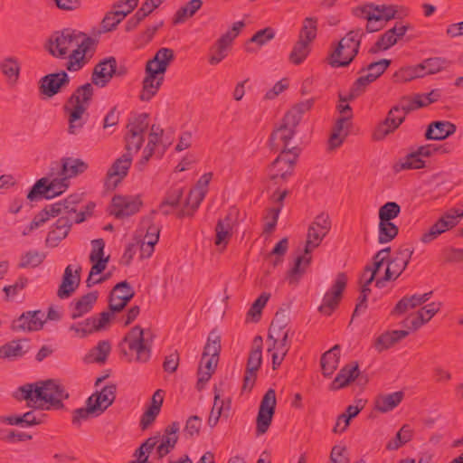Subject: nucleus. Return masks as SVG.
Masks as SVG:
<instances>
[{"label":"nucleus","mask_w":463,"mask_h":463,"mask_svg":"<svg viewBox=\"0 0 463 463\" xmlns=\"http://www.w3.org/2000/svg\"><path fill=\"white\" fill-rule=\"evenodd\" d=\"M409 262L405 253L390 255L389 249L380 250L373 258L372 266L366 268L361 278V293L355 312L365 307L370 296L377 298L381 290L389 288L403 272Z\"/></svg>","instance_id":"2"},{"label":"nucleus","mask_w":463,"mask_h":463,"mask_svg":"<svg viewBox=\"0 0 463 463\" xmlns=\"http://www.w3.org/2000/svg\"><path fill=\"white\" fill-rule=\"evenodd\" d=\"M440 309V303L431 302L420 308L415 314L408 316L404 326L411 330H416L429 322Z\"/></svg>","instance_id":"35"},{"label":"nucleus","mask_w":463,"mask_h":463,"mask_svg":"<svg viewBox=\"0 0 463 463\" xmlns=\"http://www.w3.org/2000/svg\"><path fill=\"white\" fill-rule=\"evenodd\" d=\"M203 0H189L182 5L174 14L172 23L179 25L192 19L203 7Z\"/></svg>","instance_id":"49"},{"label":"nucleus","mask_w":463,"mask_h":463,"mask_svg":"<svg viewBox=\"0 0 463 463\" xmlns=\"http://www.w3.org/2000/svg\"><path fill=\"white\" fill-rule=\"evenodd\" d=\"M26 345L21 341H11L0 346V359H15L26 353Z\"/></svg>","instance_id":"63"},{"label":"nucleus","mask_w":463,"mask_h":463,"mask_svg":"<svg viewBox=\"0 0 463 463\" xmlns=\"http://www.w3.org/2000/svg\"><path fill=\"white\" fill-rule=\"evenodd\" d=\"M98 292L92 291L75 299L71 304V317L78 318L90 312L98 300Z\"/></svg>","instance_id":"51"},{"label":"nucleus","mask_w":463,"mask_h":463,"mask_svg":"<svg viewBox=\"0 0 463 463\" xmlns=\"http://www.w3.org/2000/svg\"><path fill=\"white\" fill-rule=\"evenodd\" d=\"M331 228V222L328 214L320 213L315 217L310 223L307 235V249L314 250L318 247Z\"/></svg>","instance_id":"29"},{"label":"nucleus","mask_w":463,"mask_h":463,"mask_svg":"<svg viewBox=\"0 0 463 463\" xmlns=\"http://www.w3.org/2000/svg\"><path fill=\"white\" fill-rule=\"evenodd\" d=\"M276 36V30L272 27H265L257 31L246 44L247 52H255L257 50L268 44Z\"/></svg>","instance_id":"52"},{"label":"nucleus","mask_w":463,"mask_h":463,"mask_svg":"<svg viewBox=\"0 0 463 463\" xmlns=\"http://www.w3.org/2000/svg\"><path fill=\"white\" fill-rule=\"evenodd\" d=\"M365 405L366 401L363 399L355 400L354 403L348 405L345 410L336 417L332 432L336 435L344 434L348 430L352 420L359 415Z\"/></svg>","instance_id":"31"},{"label":"nucleus","mask_w":463,"mask_h":463,"mask_svg":"<svg viewBox=\"0 0 463 463\" xmlns=\"http://www.w3.org/2000/svg\"><path fill=\"white\" fill-rule=\"evenodd\" d=\"M440 99V92L438 90H432L428 93H418L411 96H406L401 99L400 104L406 113L419 109L426 108Z\"/></svg>","instance_id":"32"},{"label":"nucleus","mask_w":463,"mask_h":463,"mask_svg":"<svg viewBox=\"0 0 463 463\" xmlns=\"http://www.w3.org/2000/svg\"><path fill=\"white\" fill-rule=\"evenodd\" d=\"M179 426L176 423L169 425L161 436L147 439L137 451V460L131 463H150L147 461L151 449L156 448L159 458L167 455L178 440Z\"/></svg>","instance_id":"13"},{"label":"nucleus","mask_w":463,"mask_h":463,"mask_svg":"<svg viewBox=\"0 0 463 463\" xmlns=\"http://www.w3.org/2000/svg\"><path fill=\"white\" fill-rule=\"evenodd\" d=\"M418 64L421 69L420 72L423 78L429 75H433L441 72L445 71L449 65V61L441 57L427 58L419 62Z\"/></svg>","instance_id":"56"},{"label":"nucleus","mask_w":463,"mask_h":463,"mask_svg":"<svg viewBox=\"0 0 463 463\" xmlns=\"http://www.w3.org/2000/svg\"><path fill=\"white\" fill-rule=\"evenodd\" d=\"M221 352V336L216 333H211L207 338L203 353L198 366L197 384L200 388L209 382L214 373L219 362Z\"/></svg>","instance_id":"14"},{"label":"nucleus","mask_w":463,"mask_h":463,"mask_svg":"<svg viewBox=\"0 0 463 463\" xmlns=\"http://www.w3.org/2000/svg\"><path fill=\"white\" fill-rule=\"evenodd\" d=\"M134 295L133 289L127 282L117 284L110 294L109 307L112 311H120Z\"/></svg>","instance_id":"45"},{"label":"nucleus","mask_w":463,"mask_h":463,"mask_svg":"<svg viewBox=\"0 0 463 463\" xmlns=\"http://www.w3.org/2000/svg\"><path fill=\"white\" fill-rule=\"evenodd\" d=\"M116 71V60L109 58L96 65L92 75L93 84L104 87L112 79Z\"/></svg>","instance_id":"46"},{"label":"nucleus","mask_w":463,"mask_h":463,"mask_svg":"<svg viewBox=\"0 0 463 463\" xmlns=\"http://www.w3.org/2000/svg\"><path fill=\"white\" fill-rule=\"evenodd\" d=\"M430 298V293L405 296L396 304L393 309V314L396 316L410 314L409 316H411L412 310L428 302Z\"/></svg>","instance_id":"44"},{"label":"nucleus","mask_w":463,"mask_h":463,"mask_svg":"<svg viewBox=\"0 0 463 463\" xmlns=\"http://www.w3.org/2000/svg\"><path fill=\"white\" fill-rule=\"evenodd\" d=\"M70 232V224L65 219H59L56 226L49 232L46 242L51 247H56L65 239Z\"/></svg>","instance_id":"61"},{"label":"nucleus","mask_w":463,"mask_h":463,"mask_svg":"<svg viewBox=\"0 0 463 463\" xmlns=\"http://www.w3.org/2000/svg\"><path fill=\"white\" fill-rule=\"evenodd\" d=\"M403 399L404 392L402 391L380 393L373 400V409L377 413H389L396 409Z\"/></svg>","instance_id":"36"},{"label":"nucleus","mask_w":463,"mask_h":463,"mask_svg":"<svg viewBox=\"0 0 463 463\" xmlns=\"http://www.w3.org/2000/svg\"><path fill=\"white\" fill-rule=\"evenodd\" d=\"M231 46L221 39H217L210 47L207 61L211 66H217L223 61L231 50Z\"/></svg>","instance_id":"57"},{"label":"nucleus","mask_w":463,"mask_h":463,"mask_svg":"<svg viewBox=\"0 0 463 463\" xmlns=\"http://www.w3.org/2000/svg\"><path fill=\"white\" fill-rule=\"evenodd\" d=\"M65 184L59 181L57 176H44L38 179L26 194L30 202L39 201L41 199H53L64 194Z\"/></svg>","instance_id":"21"},{"label":"nucleus","mask_w":463,"mask_h":463,"mask_svg":"<svg viewBox=\"0 0 463 463\" xmlns=\"http://www.w3.org/2000/svg\"><path fill=\"white\" fill-rule=\"evenodd\" d=\"M411 25L405 23L395 24L392 28L381 33L373 45V52H383L393 47L401 39H402Z\"/></svg>","instance_id":"27"},{"label":"nucleus","mask_w":463,"mask_h":463,"mask_svg":"<svg viewBox=\"0 0 463 463\" xmlns=\"http://www.w3.org/2000/svg\"><path fill=\"white\" fill-rule=\"evenodd\" d=\"M164 83L143 77L138 99L142 102H150L160 91Z\"/></svg>","instance_id":"60"},{"label":"nucleus","mask_w":463,"mask_h":463,"mask_svg":"<svg viewBox=\"0 0 463 463\" xmlns=\"http://www.w3.org/2000/svg\"><path fill=\"white\" fill-rule=\"evenodd\" d=\"M15 398L24 401L28 406L35 409H49L60 404L68 398L64 388L54 380H46L20 386Z\"/></svg>","instance_id":"5"},{"label":"nucleus","mask_w":463,"mask_h":463,"mask_svg":"<svg viewBox=\"0 0 463 463\" xmlns=\"http://www.w3.org/2000/svg\"><path fill=\"white\" fill-rule=\"evenodd\" d=\"M154 339L153 332L148 327L135 326L124 337L127 345L125 354L130 362L146 363L151 355Z\"/></svg>","instance_id":"11"},{"label":"nucleus","mask_w":463,"mask_h":463,"mask_svg":"<svg viewBox=\"0 0 463 463\" xmlns=\"http://www.w3.org/2000/svg\"><path fill=\"white\" fill-rule=\"evenodd\" d=\"M114 400L115 387L112 385L105 386L99 392H96L89 397L85 408L77 410L73 420L80 421L90 417L99 416L113 403Z\"/></svg>","instance_id":"16"},{"label":"nucleus","mask_w":463,"mask_h":463,"mask_svg":"<svg viewBox=\"0 0 463 463\" xmlns=\"http://www.w3.org/2000/svg\"><path fill=\"white\" fill-rule=\"evenodd\" d=\"M0 71L9 87H15L18 84L21 75V61L14 56H7L0 61Z\"/></svg>","instance_id":"40"},{"label":"nucleus","mask_w":463,"mask_h":463,"mask_svg":"<svg viewBox=\"0 0 463 463\" xmlns=\"http://www.w3.org/2000/svg\"><path fill=\"white\" fill-rule=\"evenodd\" d=\"M406 115L407 113L400 103L392 108L384 120L380 122L373 129L372 136L373 140H384L388 136L394 133L404 121Z\"/></svg>","instance_id":"24"},{"label":"nucleus","mask_w":463,"mask_h":463,"mask_svg":"<svg viewBox=\"0 0 463 463\" xmlns=\"http://www.w3.org/2000/svg\"><path fill=\"white\" fill-rule=\"evenodd\" d=\"M45 49L55 58H67V70L78 71L92 57L95 42L82 32L66 29L53 33L47 39Z\"/></svg>","instance_id":"3"},{"label":"nucleus","mask_w":463,"mask_h":463,"mask_svg":"<svg viewBox=\"0 0 463 463\" xmlns=\"http://www.w3.org/2000/svg\"><path fill=\"white\" fill-rule=\"evenodd\" d=\"M293 335L294 331L286 319L276 317L272 321L267 339V354L273 370H277L283 363L291 347Z\"/></svg>","instance_id":"7"},{"label":"nucleus","mask_w":463,"mask_h":463,"mask_svg":"<svg viewBox=\"0 0 463 463\" xmlns=\"http://www.w3.org/2000/svg\"><path fill=\"white\" fill-rule=\"evenodd\" d=\"M391 60L382 59L371 63L364 74L356 80L357 88L364 89L366 86L376 80L391 65Z\"/></svg>","instance_id":"43"},{"label":"nucleus","mask_w":463,"mask_h":463,"mask_svg":"<svg viewBox=\"0 0 463 463\" xmlns=\"http://www.w3.org/2000/svg\"><path fill=\"white\" fill-rule=\"evenodd\" d=\"M407 330H387L376 335L372 343L373 348L377 352H383L393 347L408 335Z\"/></svg>","instance_id":"38"},{"label":"nucleus","mask_w":463,"mask_h":463,"mask_svg":"<svg viewBox=\"0 0 463 463\" xmlns=\"http://www.w3.org/2000/svg\"><path fill=\"white\" fill-rule=\"evenodd\" d=\"M352 121L347 118H338L335 122L329 138L328 148L335 150L340 147L351 131Z\"/></svg>","instance_id":"42"},{"label":"nucleus","mask_w":463,"mask_h":463,"mask_svg":"<svg viewBox=\"0 0 463 463\" xmlns=\"http://www.w3.org/2000/svg\"><path fill=\"white\" fill-rule=\"evenodd\" d=\"M81 266L78 263L70 264L65 268L62 281L58 290L60 298L70 297L80 282Z\"/></svg>","instance_id":"34"},{"label":"nucleus","mask_w":463,"mask_h":463,"mask_svg":"<svg viewBox=\"0 0 463 463\" xmlns=\"http://www.w3.org/2000/svg\"><path fill=\"white\" fill-rule=\"evenodd\" d=\"M111 352V344L109 341H99L93 346L84 356L83 360L87 364H99L106 363Z\"/></svg>","instance_id":"53"},{"label":"nucleus","mask_w":463,"mask_h":463,"mask_svg":"<svg viewBox=\"0 0 463 463\" xmlns=\"http://www.w3.org/2000/svg\"><path fill=\"white\" fill-rule=\"evenodd\" d=\"M463 218V211L452 208L441 214L420 237V241L428 245L448 231L455 228Z\"/></svg>","instance_id":"17"},{"label":"nucleus","mask_w":463,"mask_h":463,"mask_svg":"<svg viewBox=\"0 0 463 463\" xmlns=\"http://www.w3.org/2000/svg\"><path fill=\"white\" fill-rule=\"evenodd\" d=\"M456 131L457 127L454 123L448 120H439L429 124L424 136L428 140L441 141L454 135Z\"/></svg>","instance_id":"41"},{"label":"nucleus","mask_w":463,"mask_h":463,"mask_svg":"<svg viewBox=\"0 0 463 463\" xmlns=\"http://www.w3.org/2000/svg\"><path fill=\"white\" fill-rule=\"evenodd\" d=\"M93 96V87L86 83L76 89L63 105L67 120V132L71 136L80 135L88 119V109Z\"/></svg>","instance_id":"6"},{"label":"nucleus","mask_w":463,"mask_h":463,"mask_svg":"<svg viewBox=\"0 0 463 463\" xmlns=\"http://www.w3.org/2000/svg\"><path fill=\"white\" fill-rule=\"evenodd\" d=\"M231 411V399L219 390L214 392V402L209 416V422L216 425L221 417H228Z\"/></svg>","instance_id":"48"},{"label":"nucleus","mask_w":463,"mask_h":463,"mask_svg":"<svg viewBox=\"0 0 463 463\" xmlns=\"http://www.w3.org/2000/svg\"><path fill=\"white\" fill-rule=\"evenodd\" d=\"M441 148L442 146L431 143L412 147L394 163L393 170L400 173L427 169L431 158L439 154Z\"/></svg>","instance_id":"12"},{"label":"nucleus","mask_w":463,"mask_h":463,"mask_svg":"<svg viewBox=\"0 0 463 463\" xmlns=\"http://www.w3.org/2000/svg\"><path fill=\"white\" fill-rule=\"evenodd\" d=\"M318 19L314 16L306 17L301 25L298 39L312 43L317 38Z\"/></svg>","instance_id":"64"},{"label":"nucleus","mask_w":463,"mask_h":463,"mask_svg":"<svg viewBox=\"0 0 463 463\" xmlns=\"http://www.w3.org/2000/svg\"><path fill=\"white\" fill-rule=\"evenodd\" d=\"M114 319L115 315L112 311H105L72 324L69 330L73 336L85 338L90 335L109 329Z\"/></svg>","instance_id":"19"},{"label":"nucleus","mask_w":463,"mask_h":463,"mask_svg":"<svg viewBox=\"0 0 463 463\" xmlns=\"http://www.w3.org/2000/svg\"><path fill=\"white\" fill-rule=\"evenodd\" d=\"M159 236L160 229L156 224L145 223L138 228L135 233L134 240L138 245L139 260H148L153 256L155 247L159 241Z\"/></svg>","instance_id":"22"},{"label":"nucleus","mask_w":463,"mask_h":463,"mask_svg":"<svg viewBox=\"0 0 463 463\" xmlns=\"http://www.w3.org/2000/svg\"><path fill=\"white\" fill-rule=\"evenodd\" d=\"M352 12L356 18L364 23L365 31L373 33L382 31L397 16L398 6L392 4L366 2L355 6Z\"/></svg>","instance_id":"8"},{"label":"nucleus","mask_w":463,"mask_h":463,"mask_svg":"<svg viewBox=\"0 0 463 463\" xmlns=\"http://www.w3.org/2000/svg\"><path fill=\"white\" fill-rule=\"evenodd\" d=\"M311 250V249L306 247L305 252L296 259L294 266L288 270L286 277L289 284H297L300 278L307 272L312 260L310 254Z\"/></svg>","instance_id":"50"},{"label":"nucleus","mask_w":463,"mask_h":463,"mask_svg":"<svg viewBox=\"0 0 463 463\" xmlns=\"http://www.w3.org/2000/svg\"><path fill=\"white\" fill-rule=\"evenodd\" d=\"M59 164L61 173L57 178L64 183L66 191L70 187L71 179L83 175L89 169V163L80 157L63 156L60 159Z\"/></svg>","instance_id":"26"},{"label":"nucleus","mask_w":463,"mask_h":463,"mask_svg":"<svg viewBox=\"0 0 463 463\" xmlns=\"http://www.w3.org/2000/svg\"><path fill=\"white\" fill-rule=\"evenodd\" d=\"M311 52V43L298 39L288 54V61L293 65L302 64Z\"/></svg>","instance_id":"59"},{"label":"nucleus","mask_w":463,"mask_h":463,"mask_svg":"<svg viewBox=\"0 0 463 463\" xmlns=\"http://www.w3.org/2000/svg\"><path fill=\"white\" fill-rule=\"evenodd\" d=\"M106 243L103 239H96L90 241L89 261L90 270L86 280L87 286L91 287L107 280L108 276H102L107 269L110 256L105 251Z\"/></svg>","instance_id":"15"},{"label":"nucleus","mask_w":463,"mask_h":463,"mask_svg":"<svg viewBox=\"0 0 463 463\" xmlns=\"http://www.w3.org/2000/svg\"><path fill=\"white\" fill-rule=\"evenodd\" d=\"M420 70L418 63L403 65L394 71L392 80L397 84H406L412 80L422 79Z\"/></svg>","instance_id":"54"},{"label":"nucleus","mask_w":463,"mask_h":463,"mask_svg":"<svg viewBox=\"0 0 463 463\" xmlns=\"http://www.w3.org/2000/svg\"><path fill=\"white\" fill-rule=\"evenodd\" d=\"M277 405L276 392L269 389L262 397L256 418V435L262 436L269 429Z\"/></svg>","instance_id":"23"},{"label":"nucleus","mask_w":463,"mask_h":463,"mask_svg":"<svg viewBox=\"0 0 463 463\" xmlns=\"http://www.w3.org/2000/svg\"><path fill=\"white\" fill-rule=\"evenodd\" d=\"M165 397V391L157 389L146 405L144 413L140 419V426L143 430L148 429L156 420Z\"/></svg>","instance_id":"33"},{"label":"nucleus","mask_w":463,"mask_h":463,"mask_svg":"<svg viewBox=\"0 0 463 463\" xmlns=\"http://www.w3.org/2000/svg\"><path fill=\"white\" fill-rule=\"evenodd\" d=\"M63 205L52 203L39 211L28 223L20 228L23 236H32L45 226L47 222L62 213Z\"/></svg>","instance_id":"25"},{"label":"nucleus","mask_w":463,"mask_h":463,"mask_svg":"<svg viewBox=\"0 0 463 463\" xmlns=\"http://www.w3.org/2000/svg\"><path fill=\"white\" fill-rule=\"evenodd\" d=\"M144 205L143 194L118 193L111 199L109 212L117 219H127L140 213Z\"/></svg>","instance_id":"18"},{"label":"nucleus","mask_w":463,"mask_h":463,"mask_svg":"<svg viewBox=\"0 0 463 463\" xmlns=\"http://www.w3.org/2000/svg\"><path fill=\"white\" fill-rule=\"evenodd\" d=\"M212 179V173L203 174L185 196L183 186L175 185L171 187L160 204V210L165 213H168L174 209H177L179 214L183 217L193 215L204 199Z\"/></svg>","instance_id":"4"},{"label":"nucleus","mask_w":463,"mask_h":463,"mask_svg":"<svg viewBox=\"0 0 463 463\" xmlns=\"http://www.w3.org/2000/svg\"><path fill=\"white\" fill-rule=\"evenodd\" d=\"M127 128V153L116 159L107 172L105 184L109 189H115L128 175L133 154L140 152L139 163L146 165L152 157H160L168 146L164 141L163 128L156 124L150 126L147 113L131 116Z\"/></svg>","instance_id":"1"},{"label":"nucleus","mask_w":463,"mask_h":463,"mask_svg":"<svg viewBox=\"0 0 463 463\" xmlns=\"http://www.w3.org/2000/svg\"><path fill=\"white\" fill-rule=\"evenodd\" d=\"M347 280V277L342 273L335 277L331 288L325 294L323 302L319 307V311L322 314L330 316L337 307L343 292L345 289Z\"/></svg>","instance_id":"28"},{"label":"nucleus","mask_w":463,"mask_h":463,"mask_svg":"<svg viewBox=\"0 0 463 463\" xmlns=\"http://www.w3.org/2000/svg\"><path fill=\"white\" fill-rule=\"evenodd\" d=\"M363 34L361 29L351 30L332 44L327 56L328 64L333 68L348 66L358 53Z\"/></svg>","instance_id":"10"},{"label":"nucleus","mask_w":463,"mask_h":463,"mask_svg":"<svg viewBox=\"0 0 463 463\" xmlns=\"http://www.w3.org/2000/svg\"><path fill=\"white\" fill-rule=\"evenodd\" d=\"M340 362V348L335 345L321 357V369L325 376H331L337 369Z\"/></svg>","instance_id":"55"},{"label":"nucleus","mask_w":463,"mask_h":463,"mask_svg":"<svg viewBox=\"0 0 463 463\" xmlns=\"http://www.w3.org/2000/svg\"><path fill=\"white\" fill-rule=\"evenodd\" d=\"M298 156L296 149H283L269 166V177L277 184L287 182L294 174Z\"/></svg>","instance_id":"20"},{"label":"nucleus","mask_w":463,"mask_h":463,"mask_svg":"<svg viewBox=\"0 0 463 463\" xmlns=\"http://www.w3.org/2000/svg\"><path fill=\"white\" fill-rule=\"evenodd\" d=\"M269 298L270 294L263 292L254 300L245 317V322L247 324H254L260 320L262 310L266 307Z\"/></svg>","instance_id":"58"},{"label":"nucleus","mask_w":463,"mask_h":463,"mask_svg":"<svg viewBox=\"0 0 463 463\" xmlns=\"http://www.w3.org/2000/svg\"><path fill=\"white\" fill-rule=\"evenodd\" d=\"M313 105V99H306L293 106L285 114L281 123L272 134L276 146L287 149L296 134V128L300 122L302 116L309 111Z\"/></svg>","instance_id":"9"},{"label":"nucleus","mask_w":463,"mask_h":463,"mask_svg":"<svg viewBox=\"0 0 463 463\" xmlns=\"http://www.w3.org/2000/svg\"><path fill=\"white\" fill-rule=\"evenodd\" d=\"M174 59L175 53L172 49L161 48L146 61L144 69L165 75Z\"/></svg>","instance_id":"37"},{"label":"nucleus","mask_w":463,"mask_h":463,"mask_svg":"<svg viewBox=\"0 0 463 463\" xmlns=\"http://www.w3.org/2000/svg\"><path fill=\"white\" fill-rule=\"evenodd\" d=\"M69 82L70 78L65 71L48 74L40 80V93L44 98H52L65 88Z\"/></svg>","instance_id":"30"},{"label":"nucleus","mask_w":463,"mask_h":463,"mask_svg":"<svg viewBox=\"0 0 463 463\" xmlns=\"http://www.w3.org/2000/svg\"><path fill=\"white\" fill-rule=\"evenodd\" d=\"M44 314L41 311H29L14 320L12 327L17 331H35L43 327Z\"/></svg>","instance_id":"39"},{"label":"nucleus","mask_w":463,"mask_h":463,"mask_svg":"<svg viewBox=\"0 0 463 463\" xmlns=\"http://www.w3.org/2000/svg\"><path fill=\"white\" fill-rule=\"evenodd\" d=\"M360 375V370L355 363L344 366L330 384V389L336 391L349 386Z\"/></svg>","instance_id":"47"},{"label":"nucleus","mask_w":463,"mask_h":463,"mask_svg":"<svg viewBox=\"0 0 463 463\" xmlns=\"http://www.w3.org/2000/svg\"><path fill=\"white\" fill-rule=\"evenodd\" d=\"M412 436V429L405 424L398 430L396 435L388 441L386 449L388 450H397L411 441Z\"/></svg>","instance_id":"62"}]
</instances>
